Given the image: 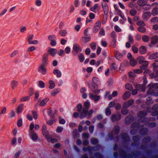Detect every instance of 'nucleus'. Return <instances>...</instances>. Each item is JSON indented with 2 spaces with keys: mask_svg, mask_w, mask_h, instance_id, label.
Masks as SVG:
<instances>
[{
  "mask_svg": "<svg viewBox=\"0 0 158 158\" xmlns=\"http://www.w3.org/2000/svg\"><path fill=\"white\" fill-rule=\"evenodd\" d=\"M151 14L153 16L156 15L158 14V7L154 8L152 10Z\"/></svg>",
  "mask_w": 158,
  "mask_h": 158,
  "instance_id": "58836bf2",
  "label": "nucleus"
},
{
  "mask_svg": "<svg viewBox=\"0 0 158 158\" xmlns=\"http://www.w3.org/2000/svg\"><path fill=\"white\" fill-rule=\"evenodd\" d=\"M147 114V113L145 111H141L138 114V116L140 118L139 119V122H146L145 123L148 124L150 127H153L156 126V123L154 122L149 123V121H148V119L144 118Z\"/></svg>",
  "mask_w": 158,
  "mask_h": 158,
  "instance_id": "f257e3e1",
  "label": "nucleus"
},
{
  "mask_svg": "<svg viewBox=\"0 0 158 158\" xmlns=\"http://www.w3.org/2000/svg\"><path fill=\"white\" fill-rule=\"evenodd\" d=\"M60 91V88H58L55 89L51 92V94L52 96H55L57 94L59 93Z\"/></svg>",
  "mask_w": 158,
  "mask_h": 158,
  "instance_id": "b1692460",
  "label": "nucleus"
},
{
  "mask_svg": "<svg viewBox=\"0 0 158 158\" xmlns=\"http://www.w3.org/2000/svg\"><path fill=\"white\" fill-rule=\"evenodd\" d=\"M137 60L139 63L143 64L140 66V68L143 70L146 69L148 65V62L147 61L145 60V59L144 57L143 56H139L137 58Z\"/></svg>",
  "mask_w": 158,
  "mask_h": 158,
  "instance_id": "20e7f679",
  "label": "nucleus"
},
{
  "mask_svg": "<svg viewBox=\"0 0 158 158\" xmlns=\"http://www.w3.org/2000/svg\"><path fill=\"white\" fill-rule=\"evenodd\" d=\"M148 131V130L146 128H144L141 129L139 131V133L141 135H144L146 134Z\"/></svg>",
  "mask_w": 158,
  "mask_h": 158,
  "instance_id": "37998d69",
  "label": "nucleus"
},
{
  "mask_svg": "<svg viewBox=\"0 0 158 158\" xmlns=\"http://www.w3.org/2000/svg\"><path fill=\"white\" fill-rule=\"evenodd\" d=\"M81 51V48L80 45L78 44L74 43L73 45V52H75V55H76L78 52H80Z\"/></svg>",
  "mask_w": 158,
  "mask_h": 158,
  "instance_id": "423d86ee",
  "label": "nucleus"
},
{
  "mask_svg": "<svg viewBox=\"0 0 158 158\" xmlns=\"http://www.w3.org/2000/svg\"><path fill=\"white\" fill-rule=\"evenodd\" d=\"M133 103V100L132 99H130L128 102L124 103L123 105V108H127L132 105Z\"/></svg>",
  "mask_w": 158,
  "mask_h": 158,
  "instance_id": "6ab92c4d",
  "label": "nucleus"
},
{
  "mask_svg": "<svg viewBox=\"0 0 158 158\" xmlns=\"http://www.w3.org/2000/svg\"><path fill=\"white\" fill-rule=\"evenodd\" d=\"M151 14L150 12H147L143 14L142 17L144 19L147 20L151 16Z\"/></svg>",
  "mask_w": 158,
  "mask_h": 158,
  "instance_id": "4be33fe9",
  "label": "nucleus"
},
{
  "mask_svg": "<svg viewBox=\"0 0 158 158\" xmlns=\"http://www.w3.org/2000/svg\"><path fill=\"white\" fill-rule=\"evenodd\" d=\"M143 7V9L145 10H149L151 8V6H152L149 4H146Z\"/></svg>",
  "mask_w": 158,
  "mask_h": 158,
  "instance_id": "0e129e2a",
  "label": "nucleus"
},
{
  "mask_svg": "<svg viewBox=\"0 0 158 158\" xmlns=\"http://www.w3.org/2000/svg\"><path fill=\"white\" fill-rule=\"evenodd\" d=\"M34 35L33 34H30L27 37V41L29 44L30 42L33 39Z\"/></svg>",
  "mask_w": 158,
  "mask_h": 158,
  "instance_id": "3c124183",
  "label": "nucleus"
},
{
  "mask_svg": "<svg viewBox=\"0 0 158 158\" xmlns=\"http://www.w3.org/2000/svg\"><path fill=\"white\" fill-rule=\"evenodd\" d=\"M87 112H86V114L85 115V116H83V117H81V116L82 115H83V112L81 113V114L80 115V117L81 118H83L84 117H85L87 115L90 116L91 114H92L93 113V110H90L89 111H88V110L87 111Z\"/></svg>",
  "mask_w": 158,
  "mask_h": 158,
  "instance_id": "a878e982",
  "label": "nucleus"
},
{
  "mask_svg": "<svg viewBox=\"0 0 158 158\" xmlns=\"http://www.w3.org/2000/svg\"><path fill=\"white\" fill-rule=\"evenodd\" d=\"M119 131V127L118 126H116L113 132V134H117L118 133Z\"/></svg>",
  "mask_w": 158,
  "mask_h": 158,
  "instance_id": "79ce46f5",
  "label": "nucleus"
},
{
  "mask_svg": "<svg viewBox=\"0 0 158 158\" xmlns=\"http://www.w3.org/2000/svg\"><path fill=\"white\" fill-rule=\"evenodd\" d=\"M78 58L80 62H82L85 59L84 56L82 53L79 54L78 56Z\"/></svg>",
  "mask_w": 158,
  "mask_h": 158,
  "instance_id": "603ef678",
  "label": "nucleus"
},
{
  "mask_svg": "<svg viewBox=\"0 0 158 158\" xmlns=\"http://www.w3.org/2000/svg\"><path fill=\"white\" fill-rule=\"evenodd\" d=\"M102 6L104 14L107 15L108 13V7L107 4L106 2H103L102 3Z\"/></svg>",
  "mask_w": 158,
  "mask_h": 158,
  "instance_id": "dca6fc26",
  "label": "nucleus"
},
{
  "mask_svg": "<svg viewBox=\"0 0 158 158\" xmlns=\"http://www.w3.org/2000/svg\"><path fill=\"white\" fill-rule=\"evenodd\" d=\"M131 95V93L129 91L126 92L124 94L123 98L124 100H126L130 97Z\"/></svg>",
  "mask_w": 158,
  "mask_h": 158,
  "instance_id": "473e14b6",
  "label": "nucleus"
},
{
  "mask_svg": "<svg viewBox=\"0 0 158 158\" xmlns=\"http://www.w3.org/2000/svg\"><path fill=\"white\" fill-rule=\"evenodd\" d=\"M42 133L43 135L45 137L46 139L50 136L48 131L47 130L42 131Z\"/></svg>",
  "mask_w": 158,
  "mask_h": 158,
  "instance_id": "c03bdc74",
  "label": "nucleus"
},
{
  "mask_svg": "<svg viewBox=\"0 0 158 158\" xmlns=\"http://www.w3.org/2000/svg\"><path fill=\"white\" fill-rule=\"evenodd\" d=\"M99 9V6L98 4H95L94 6H91L90 9L91 11L95 13H96L97 10Z\"/></svg>",
  "mask_w": 158,
  "mask_h": 158,
  "instance_id": "393cba45",
  "label": "nucleus"
},
{
  "mask_svg": "<svg viewBox=\"0 0 158 158\" xmlns=\"http://www.w3.org/2000/svg\"><path fill=\"white\" fill-rule=\"evenodd\" d=\"M114 53L116 58L118 60H120L122 57L121 54L119 52L117 51H115Z\"/></svg>",
  "mask_w": 158,
  "mask_h": 158,
  "instance_id": "c85d7f7f",
  "label": "nucleus"
},
{
  "mask_svg": "<svg viewBox=\"0 0 158 158\" xmlns=\"http://www.w3.org/2000/svg\"><path fill=\"white\" fill-rule=\"evenodd\" d=\"M138 30L141 32H144L146 31L145 28L143 27H139L137 28Z\"/></svg>",
  "mask_w": 158,
  "mask_h": 158,
  "instance_id": "680f3d73",
  "label": "nucleus"
},
{
  "mask_svg": "<svg viewBox=\"0 0 158 158\" xmlns=\"http://www.w3.org/2000/svg\"><path fill=\"white\" fill-rule=\"evenodd\" d=\"M6 108L4 107L2 108L1 110V112L0 113V115L4 114L6 113Z\"/></svg>",
  "mask_w": 158,
  "mask_h": 158,
  "instance_id": "4d7b16f0",
  "label": "nucleus"
},
{
  "mask_svg": "<svg viewBox=\"0 0 158 158\" xmlns=\"http://www.w3.org/2000/svg\"><path fill=\"white\" fill-rule=\"evenodd\" d=\"M30 98V97L26 96L21 98L20 100V102H23L28 100Z\"/></svg>",
  "mask_w": 158,
  "mask_h": 158,
  "instance_id": "09e8293b",
  "label": "nucleus"
},
{
  "mask_svg": "<svg viewBox=\"0 0 158 158\" xmlns=\"http://www.w3.org/2000/svg\"><path fill=\"white\" fill-rule=\"evenodd\" d=\"M82 105L81 104H78L77 105V110L80 113L79 116L81 114V113L82 112Z\"/></svg>",
  "mask_w": 158,
  "mask_h": 158,
  "instance_id": "49530a36",
  "label": "nucleus"
},
{
  "mask_svg": "<svg viewBox=\"0 0 158 158\" xmlns=\"http://www.w3.org/2000/svg\"><path fill=\"white\" fill-rule=\"evenodd\" d=\"M126 88L129 90H131L133 89L131 85L129 83H127L125 85Z\"/></svg>",
  "mask_w": 158,
  "mask_h": 158,
  "instance_id": "5fc2aeb1",
  "label": "nucleus"
},
{
  "mask_svg": "<svg viewBox=\"0 0 158 158\" xmlns=\"http://www.w3.org/2000/svg\"><path fill=\"white\" fill-rule=\"evenodd\" d=\"M45 66L41 65L38 68V71L43 75H45L47 73V69L45 67Z\"/></svg>",
  "mask_w": 158,
  "mask_h": 158,
  "instance_id": "9d476101",
  "label": "nucleus"
},
{
  "mask_svg": "<svg viewBox=\"0 0 158 158\" xmlns=\"http://www.w3.org/2000/svg\"><path fill=\"white\" fill-rule=\"evenodd\" d=\"M130 13L132 16H134L136 14V11L134 9H131L130 11Z\"/></svg>",
  "mask_w": 158,
  "mask_h": 158,
  "instance_id": "69168bd1",
  "label": "nucleus"
},
{
  "mask_svg": "<svg viewBox=\"0 0 158 158\" xmlns=\"http://www.w3.org/2000/svg\"><path fill=\"white\" fill-rule=\"evenodd\" d=\"M111 112L110 109L108 107L106 110V114L107 115H109L110 114Z\"/></svg>",
  "mask_w": 158,
  "mask_h": 158,
  "instance_id": "774afa93",
  "label": "nucleus"
},
{
  "mask_svg": "<svg viewBox=\"0 0 158 158\" xmlns=\"http://www.w3.org/2000/svg\"><path fill=\"white\" fill-rule=\"evenodd\" d=\"M47 139L49 142H51L53 143L57 141L56 139H52L50 135Z\"/></svg>",
  "mask_w": 158,
  "mask_h": 158,
  "instance_id": "8fccbe9b",
  "label": "nucleus"
},
{
  "mask_svg": "<svg viewBox=\"0 0 158 158\" xmlns=\"http://www.w3.org/2000/svg\"><path fill=\"white\" fill-rule=\"evenodd\" d=\"M36 49V48L34 46H31L30 47H29L27 49V51L28 52H31L33 51H34Z\"/></svg>",
  "mask_w": 158,
  "mask_h": 158,
  "instance_id": "338daca9",
  "label": "nucleus"
},
{
  "mask_svg": "<svg viewBox=\"0 0 158 158\" xmlns=\"http://www.w3.org/2000/svg\"><path fill=\"white\" fill-rule=\"evenodd\" d=\"M93 84L91 89L92 91L94 93H98L99 90L98 89V85L99 83L98 79L96 77H94L92 79Z\"/></svg>",
  "mask_w": 158,
  "mask_h": 158,
  "instance_id": "7ed1b4c3",
  "label": "nucleus"
},
{
  "mask_svg": "<svg viewBox=\"0 0 158 158\" xmlns=\"http://www.w3.org/2000/svg\"><path fill=\"white\" fill-rule=\"evenodd\" d=\"M45 83L42 81H40L39 82V86L41 88H43L45 87Z\"/></svg>",
  "mask_w": 158,
  "mask_h": 158,
  "instance_id": "6e6d98bb",
  "label": "nucleus"
},
{
  "mask_svg": "<svg viewBox=\"0 0 158 158\" xmlns=\"http://www.w3.org/2000/svg\"><path fill=\"white\" fill-rule=\"evenodd\" d=\"M48 51L49 52L51 55L52 56H54L56 53L57 50L55 48H51Z\"/></svg>",
  "mask_w": 158,
  "mask_h": 158,
  "instance_id": "c756f323",
  "label": "nucleus"
},
{
  "mask_svg": "<svg viewBox=\"0 0 158 158\" xmlns=\"http://www.w3.org/2000/svg\"><path fill=\"white\" fill-rule=\"evenodd\" d=\"M121 118V115L120 113L117 114H113L111 117V119L112 122H114L119 120Z\"/></svg>",
  "mask_w": 158,
  "mask_h": 158,
  "instance_id": "6e6552de",
  "label": "nucleus"
},
{
  "mask_svg": "<svg viewBox=\"0 0 158 158\" xmlns=\"http://www.w3.org/2000/svg\"><path fill=\"white\" fill-rule=\"evenodd\" d=\"M59 33L61 36L62 37H65L67 33V32L66 30H60L59 31Z\"/></svg>",
  "mask_w": 158,
  "mask_h": 158,
  "instance_id": "2f4dec72",
  "label": "nucleus"
},
{
  "mask_svg": "<svg viewBox=\"0 0 158 158\" xmlns=\"http://www.w3.org/2000/svg\"><path fill=\"white\" fill-rule=\"evenodd\" d=\"M122 137L123 139L126 141H128L129 139L128 135L125 133H124L122 134Z\"/></svg>",
  "mask_w": 158,
  "mask_h": 158,
  "instance_id": "e433bc0d",
  "label": "nucleus"
},
{
  "mask_svg": "<svg viewBox=\"0 0 158 158\" xmlns=\"http://www.w3.org/2000/svg\"><path fill=\"white\" fill-rule=\"evenodd\" d=\"M48 39L51 41V45L54 46H55L56 44V37L55 35H51L48 37Z\"/></svg>",
  "mask_w": 158,
  "mask_h": 158,
  "instance_id": "39448f33",
  "label": "nucleus"
},
{
  "mask_svg": "<svg viewBox=\"0 0 158 158\" xmlns=\"http://www.w3.org/2000/svg\"><path fill=\"white\" fill-rule=\"evenodd\" d=\"M132 49L133 52L135 53H136L138 52V48L135 46H133L132 47Z\"/></svg>",
  "mask_w": 158,
  "mask_h": 158,
  "instance_id": "bf43d9fd",
  "label": "nucleus"
},
{
  "mask_svg": "<svg viewBox=\"0 0 158 158\" xmlns=\"http://www.w3.org/2000/svg\"><path fill=\"white\" fill-rule=\"evenodd\" d=\"M149 87L148 90L147 91V93L148 94H151L152 95L158 96V92L156 90L158 88V83H151L148 85Z\"/></svg>",
  "mask_w": 158,
  "mask_h": 158,
  "instance_id": "f03ea898",
  "label": "nucleus"
},
{
  "mask_svg": "<svg viewBox=\"0 0 158 158\" xmlns=\"http://www.w3.org/2000/svg\"><path fill=\"white\" fill-rule=\"evenodd\" d=\"M128 38L129 42H130L131 44H133L134 43L133 37L131 35L129 34L128 35Z\"/></svg>",
  "mask_w": 158,
  "mask_h": 158,
  "instance_id": "a18cd8bd",
  "label": "nucleus"
},
{
  "mask_svg": "<svg viewBox=\"0 0 158 158\" xmlns=\"http://www.w3.org/2000/svg\"><path fill=\"white\" fill-rule=\"evenodd\" d=\"M89 103L88 101L85 102L84 104V107L83 108L82 112H83V115L81 116V117H83V116H85L86 114L87 111L88 110L89 106Z\"/></svg>",
  "mask_w": 158,
  "mask_h": 158,
  "instance_id": "1a4fd4ad",
  "label": "nucleus"
},
{
  "mask_svg": "<svg viewBox=\"0 0 158 158\" xmlns=\"http://www.w3.org/2000/svg\"><path fill=\"white\" fill-rule=\"evenodd\" d=\"M126 108H123H123L122 110V113L123 115L126 114L128 112V110Z\"/></svg>",
  "mask_w": 158,
  "mask_h": 158,
  "instance_id": "e2e57ef3",
  "label": "nucleus"
},
{
  "mask_svg": "<svg viewBox=\"0 0 158 158\" xmlns=\"http://www.w3.org/2000/svg\"><path fill=\"white\" fill-rule=\"evenodd\" d=\"M48 54L46 53L44 54L42 60V65L45 66H47L48 64Z\"/></svg>",
  "mask_w": 158,
  "mask_h": 158,
  "instance_id": "9b49d317",
  "label": "nucleus"
},
{
  "mask_svg": "<svg viewBox=\"0 0 158 158\" xmlns=\"http://www.w3.org/2000/svg\"><path fill=\"white\" fill-rule=\"evenodd\" d=\"M135 88L139 91H143L145 90V87L144 85L137 84L135 86Z\"/></svg>",
  "mask_w": 158,
  "mask_h": 158,
  "instance_id": "a211bd4d",
  "label": "nucleus"
},
{
  "mask_svg": "<svg viewBox=\"0 0 158 158\" xmlns=\"http://www.w3.org/2000/svg\"><path fill=\"white\" fill-rule=\"evenodd\" d=\"M92 148L91 147H84L83 148V150L84 151H88L89 152H90L92 150Z\"/></svg>",
  "mask_w": 158,
  "mask_h": 158,
  "instance_id": "13d9d810",
  "label": "nucleus"
},
{
  "mask_svg": "<svg viewBox=\"0 0 158 158\" xmlns=\"http://www.w3.org/2000/svg\"><path fill=\"white\" fill-rule=\"evenodd\" d=\"M91 39L90 36L85 37L83 36L81 38V41L84 43H86L89 41Z\"/></svg>",
  "mask_w": 158,
  "mask_h": 158,
  "instance_id": "7c9ffc66",
  "label": "nucleus"
},
{
  "mask_svg": "<svg viewBox=\"0 0 158 158\" xmlns=\"http://www.w3.org/2000/svg\"><path fill=\"white\" fill-rule=\"evenodd\" d=\"M27 27L25 26H22L20 28V31L21 33H24L27 30Z\"/></svg>",
  "mask_w": 158,
  "mask_h": 158,
  "instance_id": "de8ad7c7",
  "label": "nucleus"
},
{
  "mask_svg": "<svg viewBox=\"0 0 158 158\" xmlns=\"http://www.w3.org/2000/svg\"><path fill=\"white\" fill-rule=\"evenodd\" d=\"M101 25V23L99 21H97L94 25V27L93 29V31L94 33L98 32V30L100 28Z\"/></svg>",
  "mask_w": 158,
  "mask_h": 158,
  "instance_id": "f3484780",
  "label": "nucleus"
},
{
  "mask_svg": "<svg viewBox=\"0 0 158 158\" xmlns=\"http://www.w3.org/2000/svg\"><path fill=\"white\" fill-rule=\"evenodd\" d=\"M110 92H107L105 94L106 98H108L109 100H110L112 99L113 97L116 96L118 94V92L116 91H114L113 92L112 94H110Z\"/></svg>",
  "mask_w": 158,
  "mask_h": 158,
  "instance_id": "0eeeda50",
  "label": "nucleus"
},
{
  "mask_svg": "<svg viewBox=\"0 0 158 158\" xmlns=\"http://www.w3.org/2000/svg\"><path fill=\"white\" fill-rule=\"evenodd\" d=\"M138 5L140 6H144L146 4V2L144 0H139L137 2Z\"/></svg>",
  "mask_w": 158,
  "mask_h": 158,
  "instance_id": "ea45409f",
  "label": "nucleus"
},
{
  "mask_svg": "<svg viewBox=\"0 0 158 158\" xmlns=\"http://www.w3.org/2000/svg\"><path fill=\"white\" fill-rule=\"evenodd\" d=\"M158 41V36L155 35L151 38V43L152 44H155Z\"/></svg>",
  "mask_w": 158,
  "mask_h": 158,
  "instance_id": "5701e85b",
  "label": "nucleus"
},
{
  "mask_svg": "<svg viewBox=\"0 0 158 158\" xmlns=\"http://www.w3.org/2000/svg\"><path fill=\"white\" fill-rule=\"evenodd\" d=\"M29 135L33 141H36L38 139L37 135L34 131H31L30 133H29Z\"/></svg>",
  "mask_w": 158,
  "mask_h": 158,
  "instance_id": "ddd939ff",
  "label": "nucleus"
},
{
  "mask_svg": "<svg viewBox=\"0 0 158 158\" xmlns=\"http://www.w3.org/2000/svg\"><path fill=\"white\" fill-rule=\"evenodd\" d=\"M53 73L54 75H56L58 77H60L62 75L61 72L57 69H56L54 70Z\"/></svg>",
  "mask_w": 158,
  "mask_h": 158,
  "instance_id": "bb28decb",
  "label": "nucleus"
},
{
  "mask_svg": "<svg viewBox=\"0 0 158 158\" xmlns=\"http://www.w3.org/2000/svg\"><path fill=\"white\" fill-rule=\"evenodd\" d=\"M24 104H23L19 105L16 109V112L18 114H20L22 112L23 109Z\"/></svg>",
  "mask_w": 158,
  "mask_h": 158,
  "instance_id": "aec40b11",
  "label": "nucleus"
},
{
  "mask_svg": "<svg viewBox=\"0 0 158 158\" xmlns=\"http://www.w3.org/2000/svg\"><path fill=\"white\" fill-rule=\"evenodd\" d=\"M135 1H132L131 2H130L129 4V6L131 8H134L135 7L136 4L134 2Z\"/></svg>",
  "mask_w": 158,
  "mask_h": 158,
  "instance_id": "052dcab7",
  "label": "nucleus"
},
{
  "mask_svg": "<svg viewBox=\"0 0 158 158\" xmlns=\"http://www.w3.org/2000/svg\"><path fill=\"white\" fill-rule=\"evenodd\" d=\"M142 39L143 42H147L150 40V38L147 35H143L142 37Z\"/></svg>",
  "mask_w": 158,
  "mask_h": 158,
  "instance_id": "a19ab883",
  "label": "nucleus"
},
{
  "mask_svg": "<svg viewBox=\"0 0 158 158\" xmlns=\"http://www.w3.org/2000/svg\"><path fill=\"white\" fill-rule=\"evenodd\" d=\"M152 66L153 67V69L154 71L156 70V68L158 67V61H155L152 64Z\"/></svg>",
  "mask_w": 158,
  "mask_h": 158,
  "instance_id": "864d4df0",
  "label": "nucleus"
},
{
  "mask_svg": "<svg viewBox=\"0 0 158 158\" xmlns=\"http://www.w3.org/2000/svg\"><path fill=\"white\" fill-rule=\"evenodd\" d=\"M49 88L50 89H53L55 87V84L54 82L52 80H50L49 81Z\"/></svg>",
  "mask_w": 158,
  "mask_h": 158,
  "instance_id": "72a5a7b5",
  "label": "nucleus"
},
{
  "mask_svg": "<svg viewBox=\"0 0 158 158\" xmlns=\"http://www.w3.org/2000/svg\"><path fill=\"white\" fill-rule=\"evenodd\" d=\"M158 58V52H156L149 55L148 58L149 60H153Z\"/></svg>",
  "mask_w": 158,
  "mask_h": 158,
  "instance_id": "412c9836",
  "label": "nucleus"
},
{
  "mask_svg": "<svg viewBox=\"0 0 158 158\" xmlns=\"http://www.w3.org/2000/svg\"><path fill=\"white\" fill-rule=\"evenodd\" d=\"M34 3L36 6L39 7L42 5V2L41 0H35Z\"/></svg>",
  "mask_w": 158,
  "mask_h": 158,
  "instance_id": "4c0bfd02",
  "label": "nucleus"
},
{
  "mask_svg": "<svg viewBox=\"0 0 158 158\" xmlns=\"http://www.w3.org/2000/svg\"><path fill=\"white\" fill-rule=\"evenodd\" d=\"M137 63V61L133 59H130V64L132 66H134Z\"/></svg>",
  "mask_w": 158,
  "mask_h": 158,
  "instance_id": "c9c22d12",
  "label": "nucleus"
},
{
  "mask_svg": "<svg viewBox=\"0 0 158 158\" xmlns=\"http://www.w3.org/2000/svg\"><path fill=\"white\" fill-rule=\"evenodd\" d=\"M49 99L48 98H45L43 100H39L38 102H39V105L40 106H45L47 103L49 101Z\"/></svg>",
  "mask_w": 158,
  "mask_h": 158,
  "instance_id": "2eb2a0df",
  "label": "nucleus"
},
{
  "mask_svg": "<svg viewBox=\"0 0 158 158\" xmlns=\"http://www.w3.org/2000/svg\"><path fill=\"white\" fill-rule=\"evenodd\" d=\"M18 84V81L15 80H12L10 83V86L12 89V90L15 89L17 87Z\"/></svg>",
  "mask_w": 158,
  "mask_h": 158,
  "instance_id": "4468645a",
  "label": "nucleus"
},
{
  "mask_svg": "<svg viewBox=\"0 0 158 158\" xmlns=\"http://www.w3.org/2000/svg\"><path fill=\"white\" fill-rule=\"evenodd\" d=\"M89 97L92 100H94V102H97L98 101L100 97L98 95H95L91 93H90L89 95Z\"/></svg>",
  "mask_w": 158,
  "mask_h": 158,
  "instance_id": "f8f14e48",
  "label": "nucleus"
},
{
  "mask_svg": "<svg viewBox=\"0 0 158 158\" xmlns=\"http://www.w3.org/2000/svg\"><path fill=\"white\" fill-rule=\"evenodd\" d=\"M133 117L131 116L127 117L125 119V122L127 124H128L133 120Z\"/></svg>",
  "mask_w": 158,
  "mask_h": 158,
  "instance_id": "f704fd0d",
  "label": "nucleus"
},
{
  "mask_svg": "<svg viewBox=\"0 0 158 158\" xmlns=\"http://www.w3.org/2000/svg\"><path fill=\"white\" fill-rule=\"evenodd\" d=\"M139 52L142 54H145L146 52V48L143 46H141L139 48Z\"/></svg>",
  "mask_w": 158,
  "mask_h": 158,
  "instance_id": "cd10ccee",
  "label": "nucleus"
}]
</instances>
